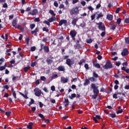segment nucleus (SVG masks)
I'll use <instances>...</instances> for the list:
<instances>
[{
  "instance_id": "nucleus-43",
  "label": "nucleus",
  "mask_w": 129,
  "mask_h": 129,
  "mask_svg": "<svg viewBox=\"0 0 129 129\" xmlns=\"http://www.w3.org/2000/svg\"><path fill=\"white\" fill-rule=\"evenodd\" d=\"M40 79L42 80V81H45L46 80V77L44 76H42L40 77Z\"/></svg>"
},
{
  "instance_id": "nucleus-25",
  "label": "nucleus",
  "mask_w": 129,
  "mask_h": 129,
  "mask_svg": "<svg viewBox=\"0 0 129 129\" xmlns=\"http://www.w3.org/2000/svg\"><path fill=\"white\" fill-rule=\"evenodd\" d=\"M32 126H33V123H32V122L29 123V124L27 126V128L32 129V128H33V127H32Z\"/></svg>"
},
{
  "instance_id": "nucleus-21",
  "label": "nucleus",
  "mask_w": 129,
  "mask_h": 129,
  "mask_svg": "<svg viewBox=\"0 0 129 129\" xmlns=\"http://www.w3.org/2000/svg\"><path fill=\"white\" fill-rule=\"evenodd\" d=\"M77 22V19H74L72 22V25H73L74 26H76V23Z\"/></svg>"
},
{
  "instance_id": "nucleus-20",
  "label": "nucleus",
  "mask_w": 129,
  "mask_h": 129,
  "mask_svg": "<svg viewBox=\"0 0 129 129\" xmlns=\"http://www.w3.org/2000/svg\"><path fill=\"white\" fill-rule=\"evenodd\" d=\"M118 110L117 111V114H118V113H121L123 111L122 109H121V107L119 106L118 107Z\"/></svg>"
},
{
  "instance_id": "nucleus-39",
  "label": "nucleus",
  "mask_w": 129,
  "mask_h": 129,
  "mask_svg": "<svg viewBox=\"0 0 129 129\" xmlns=\"http://www.w3.org/2000/svg\"><path fill=\"white\" fill-rule=\"evenodd\" d=\"M87 9H88V10H89V11H91V12H92V11L94 10V9H93V8H92V7L91 6L88 7Z\"/></svg>"
},
{
  "instance_id": "nucleus-8",
  "label": "nucleus",
  "mask_w": 129,
  "mask_h": 129,
  "mask_svg": "<svg viewBox=\"0 0 129 129\" xmlns=\"http://www.w3.org/2000/svg\"><path fill=\"white\" fill-rule=\"evenodd\" d=\"M121 55L122 56H126L128 55V50H127V49H124L122 52H121Z\"/></svg>"
},
{
  "instance_id": "nucleus-28",
  "label": "nucleus",
  "mask_w": 129,
  "mask_h": 129,
  "mask_svg": "<svg viewBox=\"0 0 129 129\" xmlns=\"http://www.w3.org/2000/svg\"><path fill=\"white\" fill-rule=\"evenodd\" d=\"M55 20H56V18L51 17L48 21L49 23H52V22H53V21H55Z\"/></svg>"
},
{
  "instance_id": "nucleus-48",
  "label": "nucleus",
  "mask_w": 129,
  "mask_h": 129,
  "mask_svg": "<svg viewBox=\"0 0 129 129\" xmlns=\"http://www.w3.org/2000/svg\"><path fill=\"white\" fill-rule=\"evenodd\" d=\"M35 50H36V47L35 46H33L31 48V51L32 52H34V51H35Z\"/></svg>"
},
{
  "instance_id": "nucleus-54",
  "label": "nucleus",
  "mask_w": 129,
  "mask_h": 129,
  "mask_svg": "<svg viewBox=\"0 0 129 129\" xmlns=\"http://www.w3.org/2000/svg\"><path fill=\"white\" fill-rule=\"evenodd\" d=\"M44 24H46L48 26H50V22H49L48 21H44Z\"/></svg>"
},
{
  "instance_id": "nucleus-34",
  "label": "nucleus",
  "mask_w": 129,
  "mask_h": 129,
  "mask_svg": "<svg viewBox=\"0 0 129 129\" xmlns=\"http://www.w3.org/2000/svg\"><path fill=\"white\" fill-rule=\"evenodd\" d=\"M46 62L47 63V64H51L53 62V60H52L51 59H47L46 60Z\"/></svg>"
},
{
  "instance_id": "nucleus-45",
  "label": "nucleus",
  "mask_w": 129,
  "mask_h": 129,
  "mask_svg": "<svg viewBox=\"0 0 129 129\" xmlns=\"http://www.w3.org/2000/svg\"><path fill=\"white\" fill-rule=\"evenodd\" d=\"M30 104H34L35 101L33 99H31V101L29 102Z\"/></svg>"
},
{
  "instance_id": "nucleus-40",
  "label": "nucleus",
  "mask_w": 129,
  "mask_h": 129,
  "mask_svg": "<svg viewBox=\"0 0 129 129\" xmlns=\"http://www.w3.org/2000/svg\"><path fill=\"white\" fill-rule=\"evenodd\" d=\"M54 7H56V8H58L59 5L58 4V3L57 2V1H55L54 2Z\"/></svg>"
},
{
  "instance_id": "nucleus-31",
  "label": "nucleus",
  "mask_w": 129,
  "mask_h": 129,
  "mask_svg": "<svg viewBox=\"0 0 129 129\" xmlns=\"http://www.w3.org/2000/svg\"><path fill=\"white\" fill-rule=\"evenodd\" d=\"M37 65V62L35 61L33 62H31V67H35Z\"/></svg>"
},
{
  "instance_id": "nucleus-30",
  "label": "nucleus",
  "mask_w": 129,
  "mask_h": 129,
  "mask_svg": "<svg viewBox=\"0 0 129 129\" xmlns=\"http://www.w3.org/2000/svg\"><path fill=\"white\" fill-rule=\"evenodd\" d=\"M44 49L45 52L48 53L49 52V47L48 46H44Z\"/></svg>"
},
{
  "instance_id": "nucleus-2",
  "label": "nucleus",
  "mask_w": 129,
  "mask_h": 129,
  "mask_svg": "<svg viewBox=\"0 0 129 129\" xmlns=\"http://www.w3.org/2000/svg\"><path fill=\"white\" fill-rule=\"evenodd\" d=\"M78 14H79V9L77 7L74 8L70 11V15H71V16L77 15Z\"/></svg>"
},
{
  "instance_id": "nucleus-7",
  "label": "nucleus",
  "mask_w": 129,
  "mask_h": 129,
  "mask_svg": "<svg viewBox=\"0 0 129 129\" xmlns=\"http://www.w3.org/2000/svg\"><path fill=\"white\" fill-rule=\"evenodd\" d=\"M77 32L75 30H73L70 32V35L71 36L73 40H75V36H76Z\"/></svg>"
},
{
  "instance_id": "nucleus-3",
  "label": "nucleus",
  "mask_w": 129,
  "mask_h": 129,
  "mask_svg": "<svg viewBox=\"0 0 129 129\" xmlns=\"http://www.w3.org/2000/svg\"><path fill=\"white\" fill-rule=\"evenodd\" d=\"M91 87L93 89L94 94H98L99 90H98V87L95 86V84H92Z\"/></svg>"
},
{
  "instance_id": "nucleus-61",
  "label": "nucleus",
  "mask_w": 129,
  "mask_h": 129,
  "mask_svg": "<svg viewBox=\"0 0 129 129\" xmlns=\"http://www.w3.org/2000/svg\"><path fill=\"white\" fill-rule=\"evenodd\" d=\"M6 69L4 66L0 67V71H3V70H5Z\"/></svg>"
},
{
  "instance_id": "nucleus-36",
  "label": "nucleus",
  "mask_w": 129,
  "mask_h": 129,
  "mask_svg": "<svg viewBox=\"0 0 129 129\" xmlns=\"http://www.w3.org/2000/svg\"><path fill=\"white\" fill-rule=\"evenodd\" d=\"M72 4L73 5H75V4H77V3H78V2H79V0H72Z\"/></svg>"
},
{
  "instance_id": "nucleus-16",
  "label": "nucleus",
  "mask_w": 129,
  "mask_h": 129,
  "mask_svg": "<svg viewBox=\"0 0 129 129\" xmlns=\"http://www.w3.org/2000/svg\"><path fill=\"white\" fill-rule=\"evenodd\" d=\"M93 66H94V67H95L96 68H100V64H99V63H97L94 61L93 62Z\"/></svg>"
},
{
  "instance_id": "nucleus-32",
  "label": "nucleus",
  "mask_w": 129,
  "mask_h": 129,
  "mask_svg": "<svg viewBox=\"0 0 129 129\" xmlns=\"http://www.w3.org/2000/svg\"><path fill=\"white\" fill-rule=\"evenodd\" d=\"M58 78V75L57 74H53L51 77L52 79H55V78Z\"/></svg>"
},
{
  "instance_id": "nucleus-64",
  "label": "nucleus",
  "mask_w": 129,
  "mask_h": 129,
  "mask_svg": "<svg viewBox=\"0 0 129 129\" xmlns=\"http://www.w3.org/2000/svg\"><path fill=\"white\" fill-rule=\"evenodd\" d=\"M100 7H101V5L100 4H98L96 6V9H99V8H100Z\"/></svg>"
},
{
  "instance_id": "nucleus-55",
  "label": "nucleus",
  "mask_w": 129,
  "mask_h": 129,
  "mask_svg": "<svg viewBox=\"0 0 129 129\" xmlns=\"http://www.w3.org/2000/svg\"><path fill=\"white\" fill-rule=\"evenodd\" d=\"M6 115L7 116H10L11 115V112H6Z\"/></svg>"
},
{
  "instance_id": "nucleus-35",
  "label": "nucleus",
  "mask_w": 129,
  "mask_h": 129,
  "mask_svg": "<svg viewBox=\"0 0 129 129\" xmlns=\"http://www.w3.org/2000/svg\"><path fill=\"white\" fill-rule=\"evenodd\" d=\"M85 62V60L82 59L80 60V62L79 63V65H81L82 64H83Z\"/></svg>"
},
{
  "instance_id": "nucleus-52",
  "label": "nucleus",
  "mask_w": 129,
  "mask_h": 129,
  "mask_svg": "<svg viewBox=\"0 0 129 129\" xmlns=\"http://www.w3.org/2000/svg\"><path fill=\"white\" fill-rule=\"evenodd\" d=\"M38 116H39V117H41V118H44V115H43L42 114L39 113Z\"/></svg>"
},
{
  "instance_id": "nucleus-59",
  "label": "nucleus",
  "mask_w": 129,
  "mask_h": 129,
  "mask_svg": "<svg viewBox=\"0 0 129 129\" xmlns=\"http://www.w3.org/2000/svg\"><path fill=\"white\" fill-rule=\"evenodd\" d=\"M51 90H52V91H55V86H52L51 87Z\"/></svg>"
},
{
  "instance_id": "nucleus-17",
  "label": "nucleus",
  "mask_w": 129,
  "mask_h": 129,
  "mask_svg": "<svg viewBox=\"0 0 129 129\" xmlns=\"http://www.w3.org/2000/svg\"><path fill=\"white\" fill-rule=\"evenodd\" d=\"M107 19L109 20V21H112V19H113V16H112V15H108L107 16Z\"/></svg>"
},
{
  "instance_id": "nucleus-58",
  "label": "nucleus",
  "mask_w": 129,
  "mask_h": 129,
  "mask_svg": "<svg viewBox=\"0 0 129 129\" xmlns=\"http://www.w3.org/2000/svg\"><path fill=\"white\" fill-rule=\"evenodd\" d=\"M125 23H126V24H129V18H126L125 20Z\"/></svg>"
},
{
  "instance_id": "nucleus-11",
  "label": "nucleus",
  "mask_w": 129,
  "mask_h": 129,
  "mask_svg": "<svg viewBox=\"0 0 129 129\" xmlns=\"http://www.w3.org/2000/svg\"><path fill=\"white\" fill-rule=\"evenodd\" d=\"M96 15L97 16L96 18V20H99L100 18H102V17H103V14H102V13H99V12H98V14H97Z\"/></svg>"
},
{
  "instance_id": "nucleus-4",
  "label": "nucleus",
  "mask_w": 129,
  "mask_h": 129,
  "mask_svg": "<svg viewBox=\"0 0 129 129\" xmlns=\"http://www.w3.org/2000/svg\"><path fill=\"white\" fill-rule=\"evenodd\" d=\"M104 69H109L110 68H112V64L110 62V61H107L105 65L103 67Z\"/></svg>"
},
{
  "instance_id": "nucleus-50",
  "label": "nucleus",
  "mask_w": 129,
  "mask_h": 129,
  "mask_svg": "<svg viewBox=\"0 0 129 129\" xmlns=\"http://www.w3.org/2000/svg\"><path fill=\"white\" fill-rule=\"evenodd\" d=\"M49 13L51 14V15H53V16H56V14L54 13V11L52 10H50Z\"/></svg>"
},
{
  "instance_id": "nucleus-29",
  "label": "nucleus",
  "mask_w": 129,
  "mask_h": 129,
  "mask_svg": "<svg viewBox=\"0 0 129 129\" xmlns=\"http://www.w3.org/2000/svg\"><path fill=\"white\" fill-rule=\"evenodd\" d=\"M39 29H38V28H36L34 31H31V34H36V33H37V32H38Z\"/></svg>"
},
{
  "instance_id": "nucleus-14",
  "label": "nucleus",
  "mask_w": 129,
  "mask_h": 129,
  "mask_svg": "<svg viewBox=\"0 0 129 129\" xmlns=\"http://www.w3.org/2000/svg\"><path fill=\"white\" fill-rule=\"evenodd\" d=\"M61 83H67L68 82V79L64 77L61 78Z\"/></svg>"
},
{
  "instance_id": "nucleus-1",
  "label": "nucleus",
  "mask_w": 129,
  "mask_h": 129,
  "mask_svg": "<svg viewBox=\"0 0 129 129\" xmlns=\"http://www.w3.org/2000/svg\"><path fill=\"white\" fill-rule=\"evenodd\" d=\"M17 23H18V20H13L12 22V26L15 27L16 29H19L21 31H24V29L22 27V26L20 25H17Z\"/></svg>"
},
{
  "instance_id": "nucleus-9",
  "label": "nucleus",
  "mask_w": 129,
  "mask_h": 129,
  "mask_svg": "<svg viewBox=\"0 0 129 129\" xmlns=\"http://www.w3.org/2000/svg\"><path fill=\"white\" fill-rule=\"evenodd\" d=\"M24 93L25 94H23L21 92H19V94H20V95H22V96H23V97L26 99H28V98H29V97H28V96H27V94H28V92H27V91L25 90L24 92Z\"/></svg>"
},
{
  "instance_id": "nucleus-18",
  "label": "nucleus",
  "mask_w": 129,
  "mask_h": 129,
  "mask_svg": "<svg viewBox=\"0 0 129 129\" xmlns=\"http://www.w3.org/2000/svg\"><path fill=\"white\" fill-rule=\"evenodd\" d=\"M58 70L59 71H64V70H65V68L64 66H60L58 68Z\"/></svg>"
},
{
  "instance_id": "nucleus-22",
  "label": "nucleus",
  "mask_w": 129,
  "mask_h": 129,
  "mask_svg": "<svg viewBox=\"0 0 129 129\" xmlns=\"http://www.w3.org/2000/svg\"><path fill=\"white\" fill-rule=\"evenodd\" d=\"M90 82L89 81V80L86 79L85 80V83L84 84V86H86V85H88V84H89Z\"/></svg>"
},
{
  "instance_id": "nucleus-38",
  "label": "nucleus",
  "mask_w": 129,
  "mask_h": 129,
  "mask_svg": "<svg viewBox=\"0 0 129 129\" xmlns=\"http://www.w3.org/2000/svg\"><path fill=\"white\" fill-rule=\"evenodd\" d=\"M30 41V38L29 37H27L26 39V42L27 45H29V41Z\"/></svg>"
},
{
  "instance_id": "nucleus-33",
  "label": "nucleus",
  "mask_w": 129,
  "mask_h": 129,
  "mask_svg": "<svg viewBox=\"0 0 129 129\" xmlns=\"http://www.w3.org/2000/svg\"><path fill=\"white\" fill-rule=\"evenodd\" d=\"M93 76H94V77H95L96 78H98V75L96 74L95 72H94L93 73Z\"/></svg>"
},
{
  "instance_id": "nucleus-49",
  "label": "nucleus",
  "mask_w": 129,
  "mask_h": 129,
  "mask_svg": "<svg viewBox=\"0 0 129 129\" xmlns=\"http://www.w3.org/2000/svg\"><path fill=\"white\" fill-rule=\"evenodd\" d=\"M97 95L96 94H94V95L92 96V97L94 99H96V98L97 97Z\"/></svg>"
},
{
  "instance_id": "nucleus-10",
  "label": "nucleus",
  "mask_w": 129,
  "mask_h": 129,
  "mask_svg": "<svg viewBox=\"0 0 129 129\" xmlns=\"http://www.w3.org/2000/svg\"><path fill=\"white\" fill-rule=\"evenodd\" d=\"M100 118H101V117L98 115H96L95 116L93 117V119L95 122H98L97 119H100Z\"/></svg>"
},
{
  "instance_id": "nucleus-23",
  "label": "nucleus",
  "mask_w": 129,
  "mask_h": 129,
  "mask_svg": "<svg viewBox=\"0 0 129 129\" xmlns=\"http://www.w3.org/2000/svg\"><path fill=\"white\" fill-rule=\"evenodd\" d=\"M76 97V94H72L71 96H69V98L71 99H73V98H75Z\"/></svg>"
},
{
  "instance_id": "nucleus-44",
  "label": "nucleus",
  "mask_w": 129,
  "mask_h": 129,
  "mask_svg": "<svg viewBox=\"0 0 129 129\" xmlns=\"http://www.w3.org/2000/svg\"><path fill=\"white\" fill-rule=\"evenodd\" d=\"M89 80H90V81H91L92 82H93V81H95V79H94V78L93 77H91L89 78Z\"/></svg>"
},
{
  "instance_id": "nucleus-37",
  "label": "nucleus",
  "mask_w": 129,
  "mask_h": 129,
  "mask_svg": "<svg viewBox=\"0 0 129 129\" xmlns=\"http://www.w3.org/2000/svg\"><path fill=\"white\" fill-rule=\"evenodd\" d=\"M30 68H31V67H26L24 68L25 72H27L28 71V70H29V69H30Z\"/></svg>"
},
{
  "instance_id": "nucleus-15",
  "label": "nucleus",
  "mask_w": 129,
  "mask_h": 129,
  "mask_svg": "<svg viewBox=\"0 0 129 129\" xmlns=\"http://www.w3.org/2000/svg\"><path fill=\"white\" fill-rule=\"evenodd\" d=\"M37 13L38 10H37V9H34L30 12V15H32V16H35V15H36Z\"/></svg>"
},
{
  "instance_id": "nucleus-6",
  "label": "nucleus",
  "mask_w": 129,
  "mask_h": 129,
  "mask_svg": "<svg viewBox=\"0 0 129 129\" xmlns=\"http://www.w3.org/2000/svg\"><path fill=\"white\" fill-rule=\"evenodd\" d=\"M34 91L35 92V95L36 96H40L41 95V93H42V91L41 90L39 89V88H36L34 90Z\"/></svg>"
},
{
  "instance_id": "nucleus-5",
  "label": "nucleus",
  "mask_w": 129,
  "mask_h": 129,
  "mask_svg": "<svg viewBox=\"0 0 129 129\" xmlns=\"http://www.w3.org/2000/svg\"><path fill=\"white\" fill-rule=\"evenodd\" d=\"M96 25L98 26V29H99L101 31H105V26L102 23V22H99V23H96Z\"/></svg>"
},
{
  "instance_id": "nucleus-56",
  "label": "nucleus",
  "mask_w": 129,
  "mask_h": 129,
  "mask_svg": "<svg viewBox=\"0 0 129 129\" xmlns=\"http://www.w3.org/2000/svg\"><path fill=\"white\" fill-rule=\"evenodd\" d=\"M30 28L31 30H33L35 28V24H31L30 25Z\"/></svg>"
},
{
  "instance_id": "nucleus-41",
  "label": "nucleus",
  "mask_w": 129,
  "mask_h": 129,
  "mask_svg": "<svg viewBox=\"0 0 129 129\" xmlns=\"http://www.w3.org/2000/svg\"><path fill=\"white\" fill-rule=\"evenodd\" d=\"M121 22V19L118 18V19H117V24H118V25H119Z\"/></svg>"
},
{
  "instance_id": "nucleus-42",
  "label": "nucleus",
  "mask_w": 129,
  "mask_h": 129,
  "mask_svg": "<svg viewBox=\"0 0 129 129\" xmlns=\"http://www.w3.org/2000/svg\"><path fill=\"white\" fill-rule=\"evenodd\" d=\"M87 43H88V44H90L91 43H92V40L91 39H87Z\"/></svg>"
},
{
  "instance_id": "nucleus-47",
  "label": "nucleus",
  "mask_w": 129,
  "mask_h": 129,
  "mask_svg": "<svg viewBox=\"0 0 129 129\" xmlns=\"http://www.w3.org/2000/svg\"><path fill=\"white\" fill-rule=\"evenodd\" d=\"M125 41L127 44H128L129 43V38L128 37H125Z\"/></svg>"
},
{
  "instance_id": "nucleus-27",
  "label": "nucleus",
  "mask_w": 129,
  "mask_h": 129,
  "mask_svg": "<svg viewBox=\"0 0 129 129\" xmlns=\"http://www.w3.org/2000/svg\"><path fill=\"white\" fill-rule=\"evenodd\" d=\"M80 26L82 28H85V27H86V23H85V22H83L80 25Z\"/></svg>"
},
{
  "instance_id": "nucleus-13",
  "label": "nucleus",
  "mask_w": 129,
  "mask_h": 129,
  "mask_svg": "<svg viewBox=\"0 0 129 129\" xmlns=\"http://www.w3.org/2000/svg\"><path fill=\"white\" fill-rule=\"evenodd\" d=\"M66 63L67 64V65L70 67L72 64V60L70 59V58H68L67 59V60H66Z\"/></svg>"
},
{
  "instance_id": "nucleus-46",
  "label": "nucleus",
  "mask_w": 129,
  "mask_h": 129,
  "mask_svg": "<svg viewBox=\"0 0 129 129\" xmlns=\"http://www.w3.org/2000/svg\"><path fill=\"white\" fill-rule=\"evenodd\" d=\"M117 94H119V93H117V94H114L113 95V98H115V99H117Z\"/></svg>"
},
{
  "instance_id": "nucleus-62",
  "label": "nucleus",
  "mask_w": 129,
  "mask_h": 129,
  "mask_svg": "<svg viewBox=\"0 0 129 129\" xmlns=\"http://www.w3.org/2000/svg\"><path fill=\"white\" fill-rule=\"evenodd\" d=\"M63 8H64V5H63V4H60V5H59V9H63Z\"/></svg>"
},
{
  "instance_id": "nucleus-19",
  "label": "nucleus",
  "mask_w": 129,
  "mask_h": 129,
  "mask_svg": "<svg viewBox=\"0 0 129 129\" xmlns=\"http://www.w3.org/2000/svg\"><path fill=\"white\" fill-rule=\"evenodd\" d=\"M97 14H98V12H96L95 13H94L93 15H92L91 16L92 21H93V20H94V19H95V16H96Z\"/></svg>"
},
{
  "instance_id": "nucleus-63",
  "label": "nucleus",
  "mask_w": 129,
  "mask_h": 129,
  "mask_svg": "<svg viewBox=\"0 0 129 129\" xmlns=\"http://www.w3.org/2000/svg\"><path fill=\"white\" fill-rule=\"evenodd\" d=\"M4 88H5V89H9V88H10V87H9V86H8V85H5V86H4Z\"/></svg>"
},
{
  "instance_id": "nucleus-24",
  "label": "nucleus",
  "mask_w": 129,
  "mask_h": 129,
  "mask_svg": "<svg viewBox=\"0 0 129 129\" xmlns=\"http://www.w3.org/2000/svg\"><path fill=\"white\" fill-rule=\"evenodd\" d=\"M12 91L13 92V96H14V98L16 99L17 98V94H16V92L14 91V90L12 89Z\"/></svg>"
},
{
  "instance_id": "nucleus-57",
  "label": "nucleus",
  "mask_w": 129,
  "mask_h": 129,
  "mask_svg": "<svg viewBox=\"0 0 129 129\" xmlns=\"http://www.w3.org/2000/svg\"><path fill=\"white\" fill-rule=\"evenodd\" d=\"M105 35V31L102 32L101 34V37H104Z\"/></svg>"
},
{
  "instance_id": "nucleus-53",
  "label": "nucleus",
  "mask_w": 129,
  "mask_h": 129,
  "mask_svg": "<svg viewBox=\"0 0 129 129\" xmlns=\"http://www.w3.org/2000/svg\"><path fill=\"white\" fill-rule=\"evenodd\" d=\"M85 68H86V69H87V70H88V69H89V67L88 66V64L87 63L85 64Z\"/></svg>"
},
{
  "instance_id": "nucleus-60",
  "label": "nucleus",
  "mask_w": 129,
  "mask_h": 129,
  "mask_svg": "<svg viewBox=\"0 0 129 129\" xmlns=\"http://www.w3.org/2000/svg\"><path fill=\"white\" fill-rule=\"evenodd\" d=\"M120 64H121V62H120V61H117L116 62V66H119L120 65Z\"/></svg>"
},
{
  "instance_id": "nucleus-51",
  "label": "nucleus",
  "mask_w": 129,
  "mask_h": 129,
  "mask_svg": "<svg viewBox=\"0 0 129 129\" xmlns=\"http://www.w3.org/2000/svg\"><path fill=\"white\" fill-rule=\"evenodd\" d=\"M110 116H111V117H112V118H114V117H115L116 115H115V114H111L110 115Z\"/></svg>"
},
{
  "instance_id": "nucleus-12",
  "label": "nucleus",
  "mask_w": 129,
  "mask_h": 129,
  "mask_svg": "<svg viewBox=\"0 0 129 129\" xmlns=\"http://www.w3.org/2000/svg\"><path fill=\"white\" fill-rule=\"evenodd\" d=\"M64 24V25H66L67 24V21L65 20H61L59 22V26H62Z\"/></svg>"
},
{
  "instance_id": "nucleus-26",
  "label": "nucleus",
  "mask_w": 129,
  "mask_h": 129,
  "mask_svg": "<svg viewBox=\"0 0 129 129\" xmlns=\"http://www.w3.org/2000/svg\"><path fill=\"white\" fill-rule=\"evenodd\" d=\"M116 28V25H110V29H111V30H115Z\"/></svg>"
}]
</instances>
